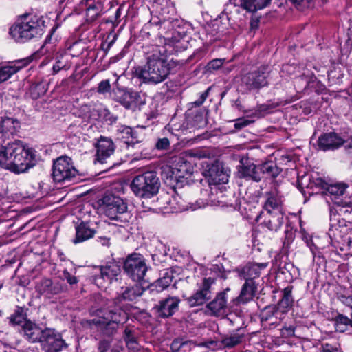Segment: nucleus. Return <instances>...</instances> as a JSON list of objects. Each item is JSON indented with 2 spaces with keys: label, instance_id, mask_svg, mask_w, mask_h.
<instances>
[{
  "label": "nucleus",
  "instance_id": "obj_56",
  "mask_svg": "<svg viewBox=\"0 0 352 352\" xmlns=\"http://www.w3.org/2000/svg\"><path fill=\"white\" fill-rule=\"evenodd\" d=\"M65 67V65L60 60H57L56 63L53 65V74H56L62 69Z\"/></svg>",
  "mask_w": 352,
  "mask_h": 352
},
{
  "label": "nucleus",
  "instance_id": "obj_44",
  "mask_svg": "<svg viewBox=\"0 0 352 352\" xmlns=\"http://www.w3.org/2000/svg\"><path fill=\"white\" fill-rule=\"evenodd\" d=\"M10 323L12 324H21L25 323L26 320V314L23 307H18L14 313L9 318Z\"/></svg>",
  "mask_w": 352,
  "mask_h": 352
},
{
  "label": "nucleus",
  "instance_id": "obj_22",
  "mask_svg": "<svg viewBox=\"0 0 352 352\" xmlns=\"http://www.w3.org/2000/svg\"><path fill=\"white\" fill-rule=\"evenodd\" d=\"M20 129L19 121L14 118L6 117L0 122V140H6L16 135Z\"/></svg>",
  "mask_w": 352,
  "mask_h": 352
},
{
  "label": "nucleus",
  "instance_id": "obj_15",
  "mask_svg": "<svg viewBox=\"0 0 352 352\" xmlns=\"http://www.w3.org/2000/svg\"><path fill=\"white\" fill-rule=\"evenodd\" d=\"M67 286L59 281L53 282L51 279L43 278L36 286V289L39 294L51 298L66 291Z\"/></svg>",
  "mask_w": 352,
  "mask_h": 352
},
{
  "label": "nucleus",
  "instance_id": "obj_61",
  "mask_svg": "<svg viewBox=\"0 0 352 352\" xmlns=\"http://www.w3.org/2000/svg\"><path fill=\"white\" fill-rule=\"evenodd\" d=\"M329 234L330 237L332 236V234L333 235V236H335V234L333 233V226H331V228H329Z\"/></svg>",
  "mask_w": 352,
  "mask_h": 352
},
{
  "label": "nucleus",
  "instance_id": "obj_3",
  "mask_svg": "<svg viewBox=\"0 0 352 352\" xmlns=\"http://www.w3.org/2000/svg\"><path fill=\"white\" fill-rule=\"evenodd\" d=\"M130 187L136 197L151 198L159 192L160 178L154 170L145 171L133 178Z\"/></svg>",
  "mask_w": 352,
  "mask_h": 352
},
{
  "label": "nucleus",
  "instance_id": "obj_20",
  "mask_svg": "<svg viewBox=\"0 0 352 352\" xmlns=\"http://www.w3.org/2000/svg\"><path fill=\"white\" fill-rule=\"evenodd\" d=\"M194 171V167L191 163L179 158L178 162L171 167V178L175 181L183 182V179L190 177Z\"/></svg>",
  "mask_w": 352,
  "mask_h": 352
},
{
  "label": "nucleus",
  "instance_id": "obj_17",
  "mask_svg": "<svg viewBox=\"0 0 352 352\" xmlns=\"http://www.w3.org/2000/svg\"><path fill=\"white\" fill-rule=\"evenodd\" d=\"M96 160L104 164L106 162V160L113 154L116 146L111 139L100 137L96 144Z\"/></svg>",
  "mask_w": 352,
  "mask_h": 352
},
{
  "label": "nucleus",
  "instance_id": "obj_21",
  "mask_svg": "<svg viewBox=\"0 0 352 352\" xmlns=\"http://www.w3.org/2000/svg\"><path fill=\"white\" fill-rule=\"evenodd\" d=\"M267 266V263H248L241 269H237L239 276L245 282H255L254 280L261 275V270Z\"/></svg>",
  "mask_w": 352,
  "mask_h": 352
},
{
  "label": "nucleus",
  "instance_id": "obj_51",
  "mask_svg": "<svg viewBox=\"0 0 352 352\" xmlns=\"http://www.w3.org/2000/svg\"><path fill=\"white\" fill-rule=\"evenodd\" d=\"M63 277L70 285L76 284L78 283L77 278L74 276H72L67 270L63 271Z\"/></svg>",
  "mask_w": 352,
  "mask_h": 352
},
{
  "label": "nucleus",
  "instance_id": "obj_5",
  "mask_svg": "<svg viewBox=\"0 0 352 352\" xmlns=\"http://www.w3.org/2000/svg\"><path fill=\"white\" fill-rule=\"evenodd\" d=\"M13 153L10 157V161L6 169L12 173L19 174L25 172L31 166V162L34 155L30 148L27 147L21 141L17 140Z\"/></svg>",
  "mask_w": 352,
  "mask_h": 352
},
{
  "label": "nucleus",
  "instance_id": "obj_64",
  "mask_svg": "<svg viewBox=\"0 0 352 352\" xmlns=\"http://www.w3.org/2000/svg\"><path fill=\"white\" fill-rule=\"evenodd\" d=\"M204 205H205V203L202 202L201 204H199L197 208H201V207L204 206Z\"/></svg>",
  "mask_w": 352,
  "mask_h": 352
},
{
  "label": "nucleus",
  "instance_id": "obj_26",
  "mask_svg": "<svg viewBox=\"0 0 352 352\" xmlns=\"http://www.w3.org/2000/svg\"><path fill=\"white\" fill-rule=\"evenodd\" d=\"M265 197L263 209L267 213L283 211L281 199L275 190L267 192Z\"/></svg>",
  "mask_w": 352,
  "mask_h": 352
},
{
  "label": "nucleus",
  "instance_id": "obj_55",
  "mask_svg": "<svg viewBox=\"0 0 352 352\" xmlns=\"http://www.w3.org/2000/svg\"><path fill=\"white\" fill-rule=\"evenodd\" d=\"M339 299L344 305L352 308V295L348 296L342 295Z\"/></svg>",
  "mask_w": 352,
  "mask_h": 352
},
{
  "label": "nucleus",
  "instance_id": "obj_27",
  "mask_svg": "<svg viewBox=\"0 0 352 352\" xmlns=\"http://www.w3.org/2000/svg\"><path fill=\"white\" fill-rule=\"evenodd\" d=\"M292 286H287L283 289V295L277 305H274L276 309L283 316L287 314L293 306L294 298L292 296Z\"/></svg>",
  "mask_w": 352,
  "mask_h": 352
},
{
  "label": "nucleus",
  "instance_id": "obj_41",
  "mask_svg": "<svg viewBox=\"0 0 352 352\" xmlns=\"http://www.w3.org/2000/svg\"><path fill=\"white\" fill-rule=\"evenodd\" d=\"M103 10V4L100 1L94 2L87 8V16L89 21H94L101 16Z\"/></svg>",
  "mask_w": 352,
  "mask_h": 352
},
{
  "label": "nucleus",
  "instance_id": "obj_16",
  "mask_svg": "<svg viewBox=\"0 0 352 352\" xmlns=\"http://www.w3.org/2000/svg\"><path fill=\"white\" fill-rule=\"evenodd\" d=\"M116 136L126 144L128 149L131 147L141 148V141L138 140V133L132 128L125 125L118 126L116 129Z\"/></svg>",
  "mask_w": 352,
  "mask_h": 352
},
{
  "label": "nucleus",
  "instance_id": "obj_50",
  "mask_svg": "<svg viewBox=\"0 0 352 352\" xmlns=\"http://www.w3.org/2000/svg\"><path fill=\"white\" fill-rule=\"evenodd\" d=\"M295 328L294 326L284 327L281 329V336L285 338H290L294 336Z\"/></svg>",
  "mask_w": 352,
  "mask_h": 352
},
{
  "label": "nucleus",
  "instance_id": "obj_8",
  "mask_svg": "<svg viewBox=\"0 0 352 352\" xmlns=\"http://www.w3.org/2000/svg\"><path fill=\"white\" fill-rule=\"evenodd\" d=\"M124 270L133 280H142L147 271L144 258L138 254L129 255L124 263Z\"/></svg>",
  "mask_w": 352,
  "mask_h": 352
},
{
  "label": "nucleus",
  "instance_id": "obj_48",
  "mask_svg": "<svg viewBox=\"0 0 352 352\" xmlns=\"http://www.w3.org/2000/svg\"><path fill=\"white\" fill-rule=\"evenodd\" d=\"M223 62H224V59H221V58L213 59L208 63V65H207L208 69V70L218 69L221 67Z\"/></svg>",
  "mask_w": 352,
  "mask_h": 352
},
{
  "label": "nucleus",
  "instance_id": "obj_40",
  "mask_svg": "<svg viewBox=\"0 0 352 352\" xmlns=\"http://www.w3.org/2000/svg\"><path fill=\"white\" fill-rule=\"evenodd\" d=\"M144 289L138 285L126 287L122 294V299L133 301L142 295Z\"/></svg>",
  "mask_w": 352,
  "mask_h": 352
},
{
  "label": "nucleus",
  "instance_id": "obj_12",
  "mask_svg": "<svg viewBox=\"0 0 352 352\" xmlns=\"http://www.w3.org/2000/svg\"><path fill=\"white\" fill-rule=\"evenodd\" d=\"M181 300L177 296H168L156 304L153 309L158 317L166 318L174 315L179 309Z\"/></svg>",
  "mask_w": 352,
  "mask_h": 352
},
{
  "label": "nucleus",
  "instance_id": "obj_25",
  "mask_svg": "<svg viewBox=\"0 0 352 352\" xmlns=\"http://www.w3.org/2000/svg\"><path fill=\"white\" fill-rule=\"evenodd\" d=\"M23 331L25 338L31 342H41L45 335V329H42L38 325L30 320L23 324Z\"/></svg>",
  "mask_w": 352,
  "mask_h": 352
},
{
  "label": "nucleus",
  "instance_id": "obj_57",
  "mask_svg": "<svg viewBox=\"0 0 352 352\" xmlns=\"http://www.w3.org/2000/svg\"><path fill=\"white\" fill-rule=\"evenodd\" d=\"M314 183H315L316 186L320 187L321 188L324 189L326 190L329 185L327 182H326L322 178H316L315 179Z\"/></svg>",
  "mask_w": 352,
  "mask_h": 352
},
{
  "label": "nucleus",
  "instance_id": "obj_9",
  "mask_svg": "<svg viewBox=\"0 0 352 352\" xmlns=\"http://www.w3.org/2000/svg\"><path fill=\"white\" fill-rule=\"evenodd\" d=\"M76 169L72 164L69 157H60L54 162L52 169V176L56 182H63L75 177Z\"/></svg>",
  "mask_w": 352,
  "mask_h": 352
},
{
  "label": "nucleus",
  "instance_id": "obj_54",
  "mask_svg": "<svg viewBox=\"0 0 352 352\" xmlns=\"http://www.w3.org/2000/svg\"><path fill=\"white\" fill-rule=\"evenodd\" d=\"M251 123V121L247 119H239L234 124V128L236 129H241Z\"/></svg>",
  "mask_w": 352,
  "mask_h": 352
},
{
  "label": "nucleus",
  "instance_id": "obj_24",
  "mask_svg": "<svg viewBox=\"0 0 352 352\" xmlns=\"http://www.w3.org/2000/svg\"><path fill=\"white\" fill-rule=\"evenodd\" d=\"M32 61L30 57L14 60L11 65L0 67V81L4 82L9 79L23 67L27 66Z\"/></svg>",
  "mask_w": 352,
  "mask_h": 352
},
{
  "label": "nucleus",
  "instance_id": "obj_18",
  "mask_svg": "<svg viewBox=\"0 0 352 352\" xmlns=\"http://www.w3.org/2000/svg\"><path fill=\"white\" fill-rule=\"evenodd\" d=\"M258 166L249 161L248 159H242L237 166V176L246 180L260 182Z\"/></svg>",
  "mask_w": 352,
  "mask_h": 352
},
{
  "label": "nucleus",
  "instance_id": "obj_38",
  "mask_svg": "<svg viewBox=\"0 0 352 352\" xmlns=\"http://www.w3.org/2000/svg\"><path fill=\"white\" fill-rule=\"evenodd\" d=\"M47 89L48 83L46 81L41 80L30 85L29 94L33 100H36L45 95Z\"/></svg>",
  "mask_w": 352,
  "mask_h": 352
},
{
  "label": "nucleus",
  "instance_id": "obj_33",
  "mask_svg": "<svg viewBox=\"0 0 352 352\" xmlns=\"http://www.w3.org/2000/svg\"><path fill=\"white\" fill-rule=\"evenodd\" d=\"M264 223L265 226L272 231H277L283 225L284 214L283 211L267 213Z\"/></svg>",
  "mask_w": 352,
  "mask_h": 352
},
{
  "label": "nucleus",
  "instance_id": "obj_49",
  "mask_svg": "<svg viewBox=\"0 0 352 352\" xmlns=\"http://www.w3.org/2000/svg\"><path fill=\"white\" fill-rule=\"evenodd\" d=\"M158 150H168L170 148V141L168 138H160L157 140L155 144Z\"/></svg>",
  "mask_w": 352,
  "mask_h": 352
},
{
  "label": "nucleus",
  "instance_id": "obj_42",
  "mask_svg": "<svg viewBox=\"0 0 352 352\" xmlns=\"http://www.w3.org/2000/svg\"><path fill=\"white\" fill-rule=\"evenodd\" d=\"M273 318L279 320L283 319L282 316L277 311L274 305L265 307L261 314V321H269Z\"/></svg>",
  "mask_w": 352,
  "mask_h": 352
},
{
  "label": "nucleus",
  "instance_id": "obj_37",
  "mask_svg": "<svg viewBox=\"0 0 352 352\" xmlns=\"http://www.w3.org/2000/svg\"><path fill=\"white\" fill-rule=\"evenodd\" d=\"M17 143V140L8 143L6 146L0 145V166L6 169L13 151Z\"/></svg>",
  "mask_w": 352,
  "mask_h": 352
},
{
  "label": "nucleus",
  "instance_id": "obj_6",
  "mask_svg": "<svg viewBox=\"0 0 352 352\" xmlns=\"http://www.w3.org/2000/svg\"><path fill=\"white\" fill-rule=\"evenodd\" d=\"M100 209L111 219L121 220L127 211V205L120 197L106 195L99 201Z\"/></svg>",
  "mask_w": 352,
  "mask_h": 352
},
{
  "label": "nucleus",
  "instance_id": "obj_11",
  "mask_svg": "<svg viewBox=\"0 0 352 352\" xmlns=\"http://www.w3.org/2000/svg\"><path fill=\"white\" fill-rule=\"evenodd\" d=\"M45 352H60L67 347L61 335L53 329H45V335L41 341Z\"/></svg>",
  "mask_w": 352,
  "mask_h": 352
},
{
  "label": "nucleus",
  "instance_id": "obj_63",
  "mask_svg": "<svg viewBox=\"0 0 352 352\" xmlns=\"http://www.w3.org/2000/svg\"><path fill=\"white\" fill-rule=\"evenodd\" d=\"M120 15V8H118L117 10H116V18H118Z\"/></svg>",
  "mask_w": 352,
  "mask_h": 352
},
{
  "label": "nucleus",
  "instance_id": "obj_60",
  "mask_svg": "<svg viewBox=\"0 0 352 352\" xmlns=\"http://www.w3.org/2000/svg\"><path fill=\"white\" fill-rule=\"evenodd\" d=\"M100 242L103 245L109 246L110 245L109 239L107 237H100Z\"/></svg>",
  "mask_w": 352,
  "mask_h": 352
},
{
  "label": "nucleus",
  "instance_id": "obj_45",
  "mask_svg": "<svg viewBox=\"0 0 352 352\" xmlns=\"http://www.w3.org/2000/svg\"><path fill=\"white\" fill-rule=\"evenodd\" d=\"M194 346L191 341H183L180 339H175L170 344V349L173 352H182L183 348H190Z\"/></svg>",
  "mask_w": 352,
  "mask_h": 352
},
{
  "label": "nucleus",
  "instance_id": "obj_35",
  "mask_svg": "<svg viewBox=\"0 0 352 352\" xmlns=\"http://www.w3.org/2000/svg\"><path fill=\"white\" fill-rule=\"evenodd\" d=\"M260 181L263 175H266L268 177L275 178L280 173V169L273 162H268L258 165Z\"/></svg>",
  "mask_w": 352,
  "mask_h": 352
},
{
  "label": "nucleus",
  "instance_id": "obj_30",
  "mask_svg": "<svg viewBox=\"0 0 352 352\" xmlns=\"http://www.w3.org/2000/svg\"><path fill=\"white\" fill-rule=\"evenodd\" d=\"M96 233L94 228H91L87 222H81L76 226V238L73 240L74 243L83 242L92 238Z\"/></svg>",
  "mask_w": 352,
  "mask_h": 352
},
{
  "label": "nucleus",
  "instance_id": "obj_58",
  "mask_svg": "<svg viewBox=\"0 0 352 352\" xmlns=\"http://www.w3.org/2000/svg\"><path fill=\"white\" fill-rule=\"evenodd\" d=\"M278 104H273V105H270V104H261L258 107V111H264V112H267L269 111L270 109L277 107Z\"/></svg>",
  "mask_w": 352,
  "mask_h": 352
},
{
  "label": "nucleus",
  "instance_id": "obj_36",
  "mask_svg": "<svg viewBox=\"0 0 352 352\" xmlns=\"http://www.w3.org/2000/svg\"><path fill=\"white\" fill-rule=\"evenodd\" d=\"M272 0H243L241 7L250 12H254L268 6Z\"/></svg>",
  "mask_w": 352,
  "mask_h": 352
},
{
  "label": "nucleus",
  "instance_id": "obj_7",
  "mask_svg": "<svg viewBox=\"0 0 352 352\" xmlns=\"http://www.w3.org/2000/svg\"><path fill=\"white\" fill-rule=\"evenodd\" d=\"M347 185L344 184H329L327 192L333 202L335 210L339 214L350 213L352 211V201L349 197H343Z\"/></svg>",
  "mask_w": 352,
  "mask_h": 352
},
{
  "label": "nucleus",
  "instance_id": "obj_14",
  "mask_svg": "<svg viewBox=\"0 0 352 352\" xmlns=\"http://www.w3.org/2000/svg\"><path fill=\"white\" fill-rule=\"evenodd\" d=\"M267 76L265 69L264 67L260 68L256 71L244 75L242 78V82L249 90L259 89L267 85Z\"/></svg>",
  "mask_w": 352,
  "mask_h": 352
},
{
  "label": "nucleus",
  "instance_id": "obj_19",
  "mask_svg": "<svg viewBox=\"0 0 352 352\" xmlns=\"http://www.w3.org/2000/svg\"><path fill=\"white\" fill-rule=\"evenodd\" d=\"M138 96L137 92H130L120 88L113 90L112 92L113 99L127 109L133 110L136 108V100Z\"/></svg>",
  "mask_w": 352,
  "mask_h": 352
},
{
  "label": "nucleus",
  "instance_id": "obj_31",
  "mask_svg": "<svg viewBox=\"0 0 352 352\" xmlns=\"http://www.w3.org/2000/svg\"><path fill=\"white\" fill-rule=\"evenodd\" d=\"M257 287L255 282H245L242 286L239 296L236 298L240 303H247L253 299L256 294Z\"/></svg>",
  "mask_w": 352,
  "mask_h": 352
},
{
  "label": "nucleus",
  "instance_id": "obj_59",
  "mask_svg": "<svg viewBox=\"0 0 352 352\" xmlns=\"http://www.w3.org/2000/svg\"><path fill=\"white\" fill-rule=\"evenodd\" d=\"M133 335V331L131 329L126 327L124 330V339L129 338Z\"/></svg>",
  "mask_w": 352,
  "mask_h": 352
},
{
  "label": "nucleus",
  "instance_id": "obj_23",
  "mask_svg": "<svg viewBox=\"0 0 352 352\" xmlns=\"http://www.w3.org/2000/svg\"><path fill=\"white\" fill-rule=\"evenodd\" d=\"M344 144V140L335 133H329L322 135L318 140L319 150H334Z\"/></svg>",
  "mask_w": 352,
  "mask_h": 352
},
{
  "label": "nucleus",
  "instance_id": "obj_2",
  "mask_svg": "<svg viewBox=\"0 0 352 352\" xmlns=\"http://www.w3.org/2000/svg\"><path fill=\"white\" fill-rule=\"evenodd\" d=\"M45 21L36 15L22 16L9 30L10 36L17 42L24 43L44 33Z\"/></svg>",
  "mask_w": 352,
  "mask_h": 352
},
{
  "label": "nucleus",
  "instance_id": "obj_46",
  "mask_svg": "<svg viewBox=\"0 0 352 352\" xmlns=\"http://www.w3.org/2000/svg\"><path fill=\"white\" fill-rule=\"evenodd\" d=\"M111 84L109 80H104L100 82L97 88V92L100 94H105L110 92Z\"/></svg>",
  "mask_w": 352,
  "mask_h": 352
},
{
  "label": "nucleus",
  "instance_id": "obj_1",
  "mask_svg": "<svg viewBox=\"0 0 352 352\" xmlns=\"http://www.w3.org/2000/svg\"><path fill=\"white\" fill-rule=\"evenodd\" d=\"M164 47L153 46L147 52L146 63L135 68V76L145 83L158 84L166 79L170 73L167 56Z\"/></svg>",
  "mask_w": 352,
  "mask_h": 352
},
{
  "label": "nucleus",
  "instance_id": "obj_43",
  "mask_svg": "<svg viewBox=\"0 0 352 352\" xmlns=\"http://www.w3.org/2000/svg\"><path fill=\"white\" fill-rule=\"evenodd\" d=\"M98 352H122L123 348L119 344H112L109 340H102L98 344Z\"/></svg>",
  "mask_w": 352,
  "mask_h": 352
},
{
  "label": "nucleus",
  "instance_id": "obj_47",
  "mask_svg": "<svg viewBox=\"0 0 352 352\" xmlns=\"http://www.w3.org/2000/svg\"><path fill=\"white\" fill-rule=\"evenodd\" d=\"M299 10H304L313 6V0H290Z\"/></svg>",
  "mask_w": 352,
  "mask_h": 352
},
{
  "label": "nucleus",
  "instance_id": "obj_28",
  "mask_svg": "<svg viewBox=\"0 0 352 352\" xmlns=\"http://www.w3.org/2000/svg\"><path fill=\"white\" fill-rule=\"evenodd\" d=\"M121 269L118 263L110 262L100 267V277L105 281L111 282L117 280V276L120 274Z\"/></svg>",
  "mask_w": 352,
  "mask_h": 352
},
{
  "label": "nucleus",
  "instance_id": "obj_39",
  "mask_svg": "<svg viewBox=\"0 0 352 352\" xmlns=\"http://www.w3.org/2000/svg\"><path fill=\"white\" fill-rule=\"evenodd\" d=\"M335 329L337 332L344 333L347 331L349 327H352V323L347 316L338 314L333 319Z\"/></svg>",
  "mask_w": 352,
  "mask_h": 352
},
{
  "label": "nucleus",
  "instance_id": "obj_53",
  "mask_svg": "<svg viewBox=\"0 0 352 352\" xmlns=\"http://www.w3.org/2000/svg\"><path fill=\"white\" fill-rule=\"evenodd\" d=\"M126 346L129 349H138V343L136 341V338L134 335L126 338L124 339Z\"/></svg>",
  "mask_w": 352,
  "mask_h": 352
},
{
  "label": "nucleus",
  "instance_id": "obj_13",
  "mask_svg": "<svg viewBox=\"0 0 352 352\" xmlns=\"http://www.w3.org/2000/svg\"><path fill=\"white\" fill-rule=\"evenodd\" d=\"M230 288L219 292L215 298L206 305V313L215 316H222L226 314L228 308V292Z\"/></svg>",
  "mask_w": 352,
  "mask_h": 352
},
{
  "label": "nucleus",
  "instance_id": "obj_62",
  "mask_svg": "<svg viewBox=\"0 0 352 352\" xmlns=\"http://www.w3.org/2000/svg\"><path fill=\"white\" fill-rule=\"evenodd\" d=\"M208 156H209V154H206V153H200V154L199 155V157H202V158H206V157H208Z\"/></svg>",
  "mask_w": 352,
  "mask_h": 352
},
{
  "label": "nucleus",
  "instance_id": "obj_10",
  "mask_svg": "<svg viewBox=\"0 0 352 352\" xmlns=\"http://www.w3.org/2000/svg\"><path fill=\"white\" fill-rule=\"evenodd\" d=\"M214 282V278H205L196 292L186 299L189 306L202 305L209 300L212 294V285Z\"/></svg>",
  "mask_w": 352,
  "mask_h": 352
},
{
  "label": "nucleus",
  "instance_id": "obj_4",
  "mask_svg": "<svg viewBox=\"0 0 352 352\" xmlns=\"http://www.w3.org/2000/svg\"><path fill=\"white\" fill-rule=\"evenodd\" d=\"M127 320V313L120 307L115 306L102 316L91 320V324L98 327L104 335L109 336L116 333L119 324H123Z\"/></svg>",
  "mask_w": 352,
  "mask_h": 352
},
{
  "label": "nucleus",
  "instance_id": "obj_32",
  "mask_svg": "<svg viewBox=\"0 0 352 352\" xmlns=\"http://www.w3.org/2000/svg\"><path fill=\"white\" fill-rule=\"evenodd\" d=\"M239 331V329L230 334H224L221 336V343L224 348L232 349L243 342L244 334Z\"/></svg>",
  "mask_w": 352,
  "mask_h": 352
},
{
  "label": "nucleus",
  "instance_id": "obj_34",
  "mask_svg": "<svg viewBox=\"0 0 352 352\" xmlns=\"http://www.w3.org/2000/svg\"><path fill=\"white\" fill-rule=\"evenodd\" d=\"M204 175L209 178L214 184L226 183L228 181L223 170L220 169L219 165L212 164L208 169L204 170Z\"/></svg>",
  "mask_w": 352,
  "mask_h": 352
},
{
  "label": "nucleus",
  "instance_id": "obj_52",
  "mask_svg": "<svg viewBox=\"0 0 352 352\" xmlns=\"http://www.w3.org/2000/svg\"><path fill=\"white\" fill-rule=\"evenodd\" d=\"M210 90V88H208L204 92L201 93L198 100H195L193 102V104H195V107H200L206 100V98L208 96L209 91Z\"/></svg>",
  "mask_w": 352,
  "mask_h": 352
},
{
  "label": "nucleus",
  "instance_id": "obj_29",
  "mask_svg": "<svg viewBox=\"0 0 352 352\" xmlns=\"http://www.w3.org/2000/svg\"><path fill=\"white\" fill-rule=\"evenodd\" d=\"M174 278V273L172 270H164L160 274V277L151 285V289L161 292L169 287Z\"/></svg>",
  "mask_w": 352,
  "mask_h": 352
}]
</instances>
